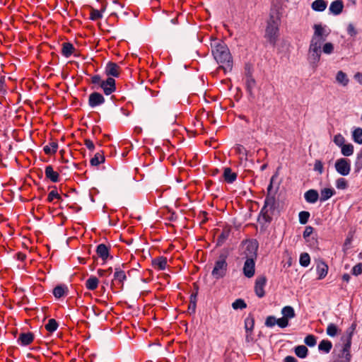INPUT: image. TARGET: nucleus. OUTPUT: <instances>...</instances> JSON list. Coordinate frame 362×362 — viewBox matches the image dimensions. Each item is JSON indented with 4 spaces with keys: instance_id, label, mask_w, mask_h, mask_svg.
<instances>
[{
    "instance_id": "36",
    "label": "nucleus",
    "mask_w": 362,
    "mask_h": 362,
    "mask_svg": "<svg viewBox=\"0 0 362 362\" xmlns=\"http://www.w3.org/2000/svg\"><path fill=\"white\" fill-rule=\"evenodd\" d=\"M339 332L338 327L333 323H330L328 325L327 328V334L329 337H335Z\"/></svg>"
},
{
    "instance_id": "28",
    "label": "nucleus",
    "mask_w": 362,
    "mask_h": 362,
    "mask_svg": "<svg viewBox=\"0 0 362 362\" xmlns=\"http://www.w3.org/2000/svg\"><path fill=\"white\" fill-rule=\"evenodd\" d=\"M99 284L98 279L95 276H90L86 281V286L88 290L94 291L97 288Z\"/></svg>"
},
{
    "instance_id": "47",
    "label": "nucleus",
    "mask_w": 362,
    "mask_h": 362,
    "mask_svg": "<svg viewBox=\"0 0 362 362\" xmlns=\"http://www.w3.org/2000/svg\"><path fill=\"white\" fill-rule=\"evenodd\" d=\"M264 324L268 327H272L276 325V318L274 316H269L267 317Z\"/></svg>"
},
{
    "instance_id": "54",
    "label": "nucleus",
    "mask_w": 362,
    "mask_h": 362,
    "mask_svg": "<svg viewBox=\"0 0 362 362\" xmlns=\"http://www.w3.org/2000/svg\"><path fill=\"white\" fill-rule=\"evenodd\" d=\"M254 327V320L252 319L245 320V329L247 332H251Z\"/></svg>"
},
{
    "instance_id": "9",
    "label": "nucleus",
    "mask_w": 362,
    "mask_h": 362,
    "mask_svg": "<svg viewBox=\"0 0 362 362\" xmlns=\"http://www.w3.org/2000/svg\"><path fill=\"white\" fill-rule=\"evenodd\" d=\"M267 284V278L265 276H259L255 280V292L259 298H262L265 295L264 287Z\"/></svg>"
},
{
    "instance_id": "33",
    "label": "nucleus",
    "mask_w": 362,
    "mask_h": 362,
    "mask_svg": "<svg viewBox=\"0 0 362 362\" xmlns=\"http://www.w3.org/2000/svg\"><path fill=\"white\" fill-rule=\"evenodd\" d=\"M105 161V157L100 153L95 154L94 157L90 160V164L97 166Z\"/></svg>"
},
{
    "instance_id": "31",
    "label": "nucleus",
    "mask_w": 362,
    "mask_h": 362,
    "mask_svg": "<svg viewBox=\"0 0 362 362\" xmlns=\"http://www.w3.org/2000/svg\"><path fill=\"white\" fill-rule=\"evenodd\" d=\"M341 153L345 156H350L354 153V146L352 144H344L343 146H341Z\"/></svg>"
},
{
    "instance_id": "63",
    "label": "nucleus",
    "mask_w": 362,
    "mask_h": 362,
    "mask_svg": "<svg viewBox=\"0 0 362 362\" xmlns=\"http://www.w3.org/2000/svg\"><path fill=\"white\" fill-rule=\"evenodd\" d=\"M4 81H3V78H1V94L2 93H4L6 91L4 90L3 88V84H4Z\"/></svg>"
},
{
    "instance_id": "20",
    "label": "nucleus",
    "mask_w": 362,
    "mask_h": 362,
    "mask_svg": "<svg viewBox=\"0 0 362 362\" xmlns=\"http://www.w3.org/2000/svg\"><path fill=\"white\" fill-rule=\"evenodd\" d=\"M327 6V1L325 0H315L311 4L313 10L318 12L324 11Z\"/></svg>"
},
{
    "instance_id": "39",
    "label": "nucleus",
    "mask_w": 362,
    "mask_h": 362,
    "mask_svg": "<svg viewBox=\"0 0 362 362\" xmlns=\"http://www.w3.org/2000/svg\"><path fill=\"white\" fill-rule=\"evenodd\" d=\"M353 137L355 142L362 144V129H356L353 132Z\"/></svg>"
},
{
    "instance_id": "11",
    "label": "nucleus",
    "mask_w": 362,
    "mask_h": 362,
    "mask_svg": "<svg viewBox=\"0 0 362 362\" xmlns=\"http://www.w3.org/2000/svg\"><path fill=\"white\" fill-rule=\"evenodd\" d=\"M100 88L103 89L105 95H110L116 89L115 80L111 77L107 78L106 80L103 81Z\"/></svg>"
},
{
    "instance_id": "6",
    "label": "nucleus",
    "mask_w": 362,
    "mask_h": 362,
    "mask_svg": "<svg viewBox=\"0 0 362 362\" xmlns=\"http://www.w3.org/2000/svg\"><path fill=\"white\" fill-rule=\"evenodd\" d=\"M228 264L224 258H221L215 262L211 274L216 279L223 278L227 272Z\"/></svg>"
},
{
    "instance_id": "5",
    "label": "nucleus",
    "mask_w": 362,
    "mask_h": 362,
    "mask_svg": "<svg viewBox=\"0 0 362 362\" xmlns=\"http://www.w3.org/2000/svg\"><path fill=\"white\" fill-rule=\"evenodd\" d=\"M247 250L250 251V256L247 257L244 266L243 274L247 278H251L255 275V258L256 257L257 246L250 242L247 245Z\"/></svg>"
},
{
    "instance_id": "51",
    "label": "nucleus",
    "mask_w": 362,
    "mask_h": 362,
    "mask_svg": "<svg viewBox=\"0 0 362 362\" xmlns=\"http://www.w3.org/2000/svg\"><path fill=\"white\" fill-rule=\"evenodd\" d=\"M352 274L355 276H358L362 273V264L358 263L356 264L353 268L351 271Z\"/></svg>"
},
{
    "instance_id": "10",
    "label": "nucleus",
    "mask_w": 362,
    "mask_h": 362,
    "mask_svg": "<svg viewBox=\"0 0 362 362\" xmlns=\"http://www.w3.org/2000/svg\"><path fill=\"white\" fill-rule=\"evenodd\" d=\"M275 205V199L273 196L267 195L265 198L264 205L262 209L261 212L263 214L264 216H269L270 213L274 209Z\"/></svg>"
},
{
    "instance_id": "43",
    "label": "nucleus",
    "mask_w": 362,
    "mask_h": 362,
    "mask_svg": "<svg viewBox=\"0 0 362 362\" xmlns=\"http://www.w3.org/2000/svg\"><path fill=\"white\" fill-rule=\"evenodd\" d=\"M304 341L306 345L312 347L316 344V338L314 335L309 334L305 338Z\"/></svg>"
},
{
    "instance_id": "18",
    "label": "nucleus",
    "mask_w": 362,
    "mask_h": 362,
    "mask_svg": "<svg viewBox=\"0 0 362 362\" xmlns=\"http://www.w3.org/2000/svg\"><path fill=\"white\" fill-rule=\"evenodd\" d=\"M167 258L164 257H158L152 260V265L156 269L164 270L167 267Z\"/></svg>"
},
{
    "instance_id": "8",
    "label": "nucleus",
    "mask_w": 362,
    "mask_h": 362,
    "mask_svg": "<svg viewBox=\"0 0 362 362\" xmlns=\"http://www.w3.org/2000/svg\"><path fill=\"white\" fill-rule=\"evenodd\" d=\"M245 85L247 92L249 93L250 95L253 96V90L255 88L256 86V81L255 78L252 76V70L250 65H246L245 68Z\"/></svg>"
},
{
    "instance_id": "44",
    "label": "nucleus",
    "mask_w": 362,
    "mask_h": 362,
    "mask_svg": "<svg viewBox=\"0 0 362 362\" xmlns=\"http://www.w3.org/2000/svg\"><path fill=\"white\" fill-rule=\"evenodd\" d=\"M90 18L93 21H96V20L102 18L103 15H102L101 11H100L99 10L92 8L91 11H90Z\"/></svg>"
},
{
    "instance_id": "35",
    "label": "nucleus",
    "mask_w": 362,
    "mask_h": 362,
    "mask_svg": "<svg viewBox=\"0 0 362 362\" xmlns=\"http://www.w3.org/2000/svg\"><path fill=\"white\" fill-rule=\"evenodd\" d=\"M58 327V323L54 319H49L48 322L45 325V329L49 332H54Z\"/></svg>"
},
{
    "instance_id": "16",
    "label": "nucleus",
    "mask_w": 362,
    "mask_h": 362,
    "mask_svg": "<svg viewBox=\"0 0 362 362\" xmlns=\"http://www.w3.org/2000/svg\"><path fill=\"white\" fill-rule=\"evenodd\" d=\"M127 279L126 274L124 271L119 268L115 269L113 282L117 283L121 285V288L123 287L124 281Z\"/></svg>"
},
{
    "instance_id": "15",
    "label": "nucleus",
    "mask_w": 362,
    "mask_h": 362,
    "mask_svg": "<svg viewBox=\"0 0 362 362\" xmlns=\"http://www.w3.org/2000/svg\"><path fill=\"white\" fill-rule=\"evenodd\" d=\"M316 271L318 275V279H322L327 274L328 266L325 262L319 261L317 263Z\"/></svg>"
},
{
    "instance_id": "27",
    "label": "nucleus",
    "mask_w": 362,
    "mask_h": 362,
    "mask_svg": "<svg viewBox=\"0 0 362 362\" xmlns=\"http://www.w3.org/2000/svg\"><path fill=\"white\" fill-rule=\"evenodd\" d=\"M281 314L283 317H284L288 320L293 318L295 317V311L293 307L287 305L282 308Z\"/></svg>"
},
{
    "instance_id": "48",
    "label": "nucleus",
    "mask_w": 362,
    "mask_h": 362,
    "mask_svg": "<svg viewBox=\"0 0 362 362\" xmlns=\"http://www.w3.org/2000/svg\"><path fill=\"white\" fill-rule=\"evenodd\" d=\"M314 170L319 173V174H322L323 173V164L321 160H316L314 164Z\"/></svg>"
},
{
    "instance_id": "26",
    "label": "nucleus",
    "mask_w": 362,
    "mask_h": 362,
    "mask_svg": "<svg viewBox=\"0 0 362 362\" xmlns=\"http://www.w3.org/2000/svg\"><path fill=\"white\" fill-rule=\"evenodd\" d=\"M336 81L343 86H347L349 82L347 75L342 71H339L337 73Z\"/></svg>"
},
{
    "instance_id": "14",
    "label": "nucleus",
    "mask_w": 362,
    "mask_h": 362,
    "mask_svg": "<svg viewBox=\"0 0 362 362\" xmlns=\"http://www.w3.org/2000/svg\"><path fill=\"white\" fill-rule=\"evenodd\" d=\"M119 66L113 62H109L105 67V74L107 76L118 77L119 75Z\"/></svg>"
},
{
    "instance_id": "17",
    "label": "nucleus",
    "mask_w": 362,
    "mask_h": 362,
    "mask_svg": "<svg viewBox=\"0 0 362 362\" xmlns=\"http://www.w3.org/2000/svg\"><path fill=\"white\" fill-rule=\"evenodd\" d=\"M45 174L47 179H49L53 182L59 181V173L54 171L52 165H47L45 169Z\"/></svg>"
},
{
    "instance_id": "37",
    "label": "nucleus",
    "mask_w": 362,
    "mask_h": 362,
    "mask_svg": "<svg viewBox=\"0 0 362 362\" xmlns=\"http://www.w3.org/2000/svg\"><path fill=\"white\" fill-rule=\"evenodd\" d=\"M299 262L301 266L305 267H308L310 262V255L306 252L302 253L300 256Z\"/></svg>"
},
{
    "instance_id": "40",
    "label": "nucleus",
    "mask_w": 362,
    "mask_h": 362,
    "mask_svg": "<svg viewBox=\"0 0 362 362\" xmlns=\"http://www.w3.org/2000/svg\"><path fill=\"white\" fill-rule=\"evenodd\" d=\"M232 307L234 310H238V309L242 310V309L245 308L247 307V305L243 300L239 298V299L235 300L232 303Z\"/></svg>"
},
{
    "instance_id": "7",
    "label": "nucleus",
    "mask_w": 362,
    "mask_h": 362,
    "mask_svg": "<svg viewBox=\"0 0 362 362\" xmlns=\"http://www.w3.org/2000/svg\"><path fill=\"white\" fill-rule=\"evenodd\" d=\"M334 167L339 174L346 176L350 173L351 162L346 158H339L335 162Z\"/></svg>"
},
{
    "instance_id": "19",
    "label": "nucleus",
    "mask_w": 362,
    "mask_h": 362,
    "mask_svg": "<svg viewBox=\"0 0 362 362\" xmlns=\"http://www.w3.org/2000/svg\"><path fill=\"white\" fill-rule=\"evenodd\" d=\"M305 199L310 204L315 203L319 199V194L315 189H309L304 194Z\"/></svg>"
},
{
    "instance_id": "1",
    "label": "nucleus",
    "mask_w": 362,
    "mask_h": 362,
    "mask_svg": "<svg viewBox=\"0 0 362 362\" xmlns=\"http://www.w3.org/2000/svg\"><path fill=\"white\" fill-rule=\"evenodd\" d=\"M314 33L309 46V59L313 64H317L320 60L322 47L329 35V31L321 24L313 25Z\"/></svg>"
},
{
    "instance_id": "3",
    "label": "nucleus",
    "mask_w": 362,
    "mask_h": 362,
    "mask_svg": "<svg viewBox=\"0 0 362 362\" xmlns=\"http://www.w3.org/2000/svg\"><path fill=\"white\" fill-rule=\"evenodd\" d=\"M356 325L352 324L351 327H349L344 336L341 338V344H338L335 346V351L337 352V356L339 358H340L341 362H349L351 360V339L352 335L355 331Z\"/></svg>"
},
{
    "instance_id": "24",
    "label": "nucleus",
    "mask_w": 362,
    "mask_h": 362,
    "mask_svg": "<svg viewBox=\"0 0 362 362\" xmlns=\"http://www.w3.org/2000/svg\"><path fill=\"white\" fill-rule=\"evenodd\" d=\"M223 177L228 183H233L237 178V174L232 172L230 168H226L223 172Z\"/></svg>"
},
{
    "instance_id": "56",
    "label": "nucleus",
    "mask_w": 362,
    "mask_h": 362,
    "mask_svg": "<svg viewBox=\"0 0 362 362\" xmlns=\"http://www.w3.org/2000/svg\"><path fill=\"white\" fill-rule=\"evenodd\" d=\"M191 298H194V300H190V304L189 306V309H192L193 312L195 311L196 308V299H197V293L192 294L190 296Z\"/></svg>"
},
{
    "instance_id": "23",
    "label": "nucleus",
    "mask_w": 362,
    "mask_h": 362,
    "mask_svg": "<svg viewBox=\"0 0 362 362\" xmlns=\"http://www.w3.org/2000/svg\"><path fill=\"white\" fill-rule=\"evenodd\" d=\"M96 252L98 255L103 260L107 259V258L109 256V249L104 244H100L99 245H98Z\"/></svg>"
},
{
    "instance_id": "34",
    "label": "nucleus",
    "mask_w": 362,
    "mask_h": 362,
    "mask_svg": "<svg viewBox=\"0 0 362 362\" xmlns=\"http://www.w3.org/2000/svg\"><path fill=\"white\" fill-rule=\"evenodd\" d=\"M66 290V287L64 286H57L53 290V295L56 298H59L65 294Z\"/></svg>"
},
{
    "instance_id": "12",
    "label": "nucleus",
    "mask_w": 362,
    "mask_h": 362,
    "mask_svg": "<svg viewBox=\"0 0 362 362\" xmlns=\"http://www.w3.org/2000/svg\"><path fill=\"white\" fill-rule=\"evenodd\" d=\"M105 103L104 97L99 93L94 92L89 95L88 105L91 107L100 105Z\"/></svg>"
},
{
    "instance_id": "53",
    "label": "nucleus",
    "mask_w": 362,
    "mask_h": 362,
    "mask_svg": "<svg viewBox=\"0 0 362 362\" xmlns=\"http://www.w3.org/2000/svg\"><path fill=\"white\" fill-rule=\"evenodd\" d=\"M347 33L351 37H355L358 33L354 25L351 23H349L347 26Z\"/></svg>"
},
{
    "instance_id": "59",
    "label": "nucleus",
    "mask_w": 362,
    "mask_h": 362,
    "mask_svg": "<svg viewBox=\"0 0 362 362\" xmlns=\"http://www.w3.org/2000/svg\"><path fill=\"white\" fill-rule=\"evenodd\" d=\"M107 272L110 273L112 272V268H110L108 270L99 269L98 270V274L100 276H103Z\"/></svg>"
},
{
    "instance_id": "58",
    "label": "nucleus",
    "mask_w": 362,
    "mask_h": 362,
    "mask_svg": "<svg viewBox=\"0 0 362 362\" xmlns=\"http://www.w3.org/2000/svg\"><path fill=\"white\" fill-rule=\"evenodd\" d=\"M284 362H298V361L293 356H288L284 358Z\"/></svg>"
},
{
    "instance_id": "25",
    "label": "nucleus",
    "mask_w": 362,
    "mask_h": 362,
    "mask_svg": "<svg viewBox=\"0 0 362 362\" xmlns=\"http://www.w3.org/2000/svg\"><path fill=\"white\" fill-rule=\"evenodd\" d=\"M75 50L74 47L70 42H64L62 45V54L66 57H69Z\"/></svg>"
},
{
    "instance_id": "57",
    "label": "nucleus",
    "mask_w": 362,
    "mask_h": 362,
    "mask_svg": "<svg viewBox=\"0 0 362 362\" xmlns=\"http://www.w3.org/2000/svg\"><path fill=\"white\" fill-rule=\"evenodd\" d=\"M84 144L90 151H93L95 148L93 142L89 139H86L84 140Z\"/></svg>"
},
{
    "instance_id": "46",
    "label": "nucleus",
    "mask_w": 362,
    "mask_h": 362,
    "mask_svg": "<svg viewBox=\"0 0 362 362\" xmlns=\"http://www.w3.org/2000/svg\"><path fill=\"white\" fill-rule=\"evenodd\" d=\"M313 232V228L312 226H306L305 230L303 232V238L305 239L306 242L310 241V237Z\"/></svg>"
},
{
    "instance_id": "45",
    "label": "nucleus",
    "mask_w": 362,
    "mask_h": 362,
    "mask_svg": "<svg viewBox=\"0 0 362 362\" xmlns=\"http://www.w3.org/2000/svg\"><path fill=\"white\" fill-rule=\"evenodd\" d=\"M333 141L337 146L340 147L344 144L345 139L341 134H338L334 136Z\"/></svg>"
},
{
    "instance_id": "62",
    "label": "nucleus",
    "mask_w": 362,
    "mask_h": 362,
    "mask_svg": "<svg viewBox=\"0 0 362 362\" xmlns=\"http://www.w3.org/2000/svg\"><path fill=\"white\" fill-rule=\"evenodd\" d=\"M355 78L357 79V81L362 84V74L357 73L355 75Z\"/></svg>"
},
{
    "instance_id": "38",
    "label": "nucleus",
    "mask_w": 362,
    "mask_h": 362,
    "mask_svg": "<svg viewBox=\"0 0 362 362\" xmlns=\"http://www.w3.org/2000/svg\"><path fill=\"white\" fill-rule=\"evenodd\" d=\"M334 49V45L332 42H325L322 47V52L325 54H331Z\"/></svg>"
},
{
    "instance_id": "61",
    "label": "nucleus",
    "mask_w": 362,
    "mask_h": 362,
    "mask_svg": "<svg viewBox=\"0 0 362 362\" xmlns=\"http://www.w3.org/2000/svg\"><path fill=\"white\" fill-rule=\"evenodd\" d=\"M350 275L349 274H344L343 276H342V279L343 281H346V282H349V280H350Z\"/></svg>"
},
{
    "instance_id": "49",
    "label": "nucleus",
    "mask_w": 362,
    "mask_h": 362,
    "mask_svg": "<svg viewBox=\"0 0 362 362\" xmlns=\"http://www.w3.org/2000/svg\"><path fill=\"white\" fill-rule=\"evenodd\" d=\"M54 199H60L61 197L56 190H52L48 194L47 201L52 202Z\"/></svg>"
},
{
    "instance_id": "52",
    "label": "nucleus",
    "mask_w": 362,
    "mask_h": 362,
    "mask_svg": "<svg viewBox=\"0 0 362 362\" xmlns=\"http://www.w3.org/2000/svg\"><path fill=\"white\" fill-rule=\"evenodd\" d=\"M354 239V233L352 232H349L344 242V247L346 249L349 248V245L351 244Z\"/></svg>"
},
{
    "instance_id": "22",
    "label": "nucleus",
    "mask_w": 362,
    "mask_h": 362,
    "mask_svg": "<svg viewBox=\"0 0 362 362\" xmlns=\"http://www.w3.org/2000/svg\"><path fill=\"white\" fill-rule=\"evenodd\" d=\"M335 194V190L333 188H324L320 191V199L321 202H325Z\"/></svg>"
},
{
    "instance_id": "55",
    "label": "nucleus",
    "mask_w": 362,
    "mask_h": 362,
    "mask_svg": "<svg viewBox=\"0 0 362 362\" xmlns=\"http://www.w3.org/2000/svg\"><path fill=\"white\" fill-rule=\"evenodd\" d=\"M103 80L101 79V77L99 75H95L91 78V82L93 84L98 85L100 87L101 86V83Z\"/></svg>"
},
{
    "instance_id": "29",
    "label": "nucleus",
    "mask_w": 362,
    "mask_h": 362,
    "mask_svg": "<svg viewBox=\"0 0 362 362\" xmlns=\"http://www.w3.org/2000/svg\"><path fill=\"white\" fill-rule=\"evenodd\" d=\"M332 348V344L329 340H322L320 342L318 345L319 350L326 354L329 353L331 351Z\"/></svg>"
},
{
    "instance_id": "50",
    "label": "nucleus",
    "mask_w": 362,
    "mask_h": 362,
    "mask_svg": "<svg viewBox=\"0 0 362 362\" xmlns=\"http://www.w3.org/2000/svg\"><path fill=\"white\" fill-rule=\"evenodd\" d=\"M276 325L281 328H285L288 325V320L284 317L276 319Z\"/></svg>"
},
{
    "instance_id": "42",
    "label": "nucleus",
    "mask_w": 362,
    "mask_h": 362,
    "mask_svg": "<svg viewBox=\"0 0 362 362\" xmlns=\"http://www.w3.org/2000/svg\"><path fill=\"white\" fill-rule=\"evenodd\" d=\"M347 187V181L344 178L340 177L336 180V187L337 189H345Z\"/></svg>"
},
{
    "instance_id": "60",
    "label": "nucleus",
    "mask_w": 362,
    "mask_h": 362,
    "mask_svg": "<svg viewBox=\"0 0 362 362\" xmlns=\"http://www.w3.org/2000/svg\"><path fill=\"white\" fill-rule=\"evenodd\" d=\"M308 243L313 247H315L317 245V240L314 237H310V241Z\"/></svg>"
},
{
    "instance_id": "64",
    "label": "nucleus",
    "mask_w": 362,
    "mask_h": 362,
    "mask_svg": "<svg viewBox=\"0 0 362 362\" xmlns=\"http://www.w3.org/2000/svg\"><path fill=\"white\" fill-rule=\"evenodd\" d=\"M227 237V235H226L225 233H222L221 235H220V238H222V239H226Z\"/></svg>"
},
{
    "instance_id": "30",
    "label": "nucleus",
    "mask_w": 362,
    "mask_h": 362,
    "mask_svg": "<svg viewBox=\"0 0 362 362\" xmlns=\"http://www.w3.org/2000/svg\"><path fill=\"white\" fill-rule=\"evenodd\" d=\"M308 348L305 346L300 345L296 347L295 354L300 358H304L308 354Z\"/></svg>"
},
{
    "instance_id": "13",
    "label": "nucleus",
    "mask_w": 362,
    "mask_h": 362,
    "mask_svg": "<svg viewBox=\"0 0 362 362\" xmlns=\"http://www.w3.org/2000/svg\"><path fill=\"white\" fill-rule=\"evenodd\" d=\"M344 8V3L341 0H335L332 1L329 7V13L337 16L339 15Z\"/></svg>"
},
{
    "instance_id": "2",
    "label": "nucleus",
    "mask_w": 362,
    "mask_h": 362,
    "mask_svg": "<svg viewBox=\"0 0 362 362\" xmlns=\"http://www.w3.org/2000/svg\"><path fill=\"white\" fill-rule=\"evenodd\" d=\"M212 54L220 64L219 69L224 71L225 73L230 71L233 68V59L227 45L221 41H215L211 44Z\"/></svg>"
},
{
    "instance_id": "32",
    "label": "nucleus",
    "mask_w": 362,
    "mask_h": 362,
    "mask_svg": "<svg viewBox=\"0 0 362 362\" xmlns=\"http://www.w3.org/2000/svg\"><path fill=\"white\" fill-rule=\"evenodd\" d=\"M58 144L56 142H52L49 145L44 146V151L46 154H54L57 152Z\"/></svg>"
},
{
    "instance_id": "4",
    "label": "nucleus",
    "mask_w": 362,
    "mask_h": 362,
    "mask_svg": "<svg viewBox=\"0 0 362 362\" xmlns=\"http://www.w3.org/2000/svg\"><path fill=\"white\" fill-rule=\"evenodd\" d=\"M279 24L280 18L279 15L271 14L265 31V37L272 45H274L277 40Z\"/></svg>"
},
{
    "instance_id": "41",
    "label": "nucleus",
    "mask_w": 362,
    "mask_h": 362,
    "mask_svg": "<svg viewBox=\"0 0 362 362\" xmlns=\"http://www.w3.org/2000/svg\"><path fill=\"white\" fill-rule=\"evenodd\" d=\"M298 217H299V222L301 224H305L309 219L310 213L308 211H300L298 214Z\"/></svg>"
},
{
    "instance_id": "21",
    "label": "nucleus",
    "mask_w": 362,
    "mask_h": 362,
    "mask_svg": "<svg viewBox=\"0 0 362 362\" xmlns=\"http://www.w3.org/2000/svg\"><path fill=\"white\" fill-rule=\"evenodd\" d=\"M34 337L31 332L21 333L18 337V341L23 346L30 344L33 341Z\"/></svg>"
}]
</instances>
